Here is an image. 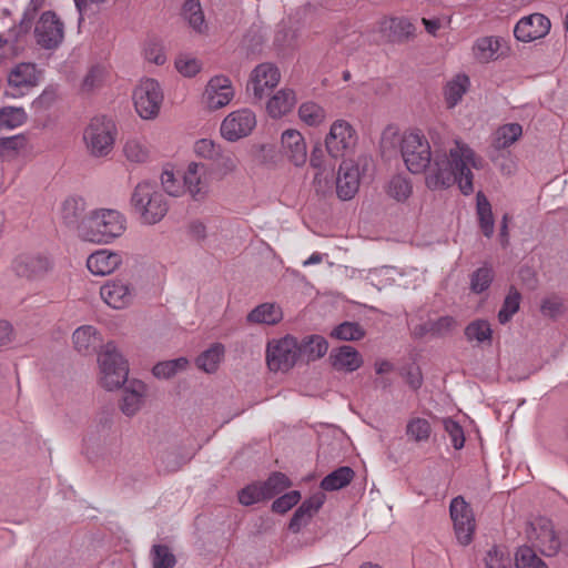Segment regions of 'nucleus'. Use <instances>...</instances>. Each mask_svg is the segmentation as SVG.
Instances as JSON below:
<instances>
[{
    "label": "nucleus",
    "mask_w": 568,
    "mask_h": 568,
    "mask_svg": "<svg viewBox=\"0 0 568 568\" xmlns=\"http://www.w3.org/2000/svg\"><path fill=\"white\" fill-rule=\"evenodd\" d=\"M432 142L435 146L434 163L430 165V146L428 145V182L436 187H449L458 184L464 195L474 192V174L471 169L483 168L484 160L464 141L456 139L449 149V155L444 150L445 138L438 132H432Z\"/></svg>",
    "instance_id": "1"
},
{
    "label": "nucleus",
    "mask_w": 568,
    "mask_h": 568,
    "mask_svg": "<svg viewBox=\"0 0 568 568\" xmlns=\"http://www.w3.org/2000/svg\"><path fill=\"white\" fill-rule=\"evenodd\" d=\"M381 154L390 160L400 155L406 169L413 174L426 172V146L420 130L400 133L394 125H387L381 135Z\"/></svg>",
    "instance_id": "2"
},
{
    "label": "nucleus",
    "mask_w": 568,
    "mask_h": 568,
    "mask_svg": "<svg viewBox=\"0 0 568 568\" xmlns=\"http://www.w3.org/2000/svg\"><path fill=\"white\" fill-rule=\"evenodd\" d=\"M131 206L143 224L153 225L163 220L169 211V203L155 182H139L131 194Z\"/></svg>",
    "instance_id": "3"
},
{
    "label": "nucleus",
    "mask_w": 568,
    "mask_h": 568,
    "mask_svg": "<svg viewBox=\"0 0 568 568\" xmlns=\"http://www.w3.org/2000/svg\"><path fill=\"white\" fill-rule=\"evenodd\" d=\"M125 231V217L115 210L92 211L81 227L80 239L92 243H109Z\"/></svg>",
    "instance_id": "4"
},
{
    "label": "nucleus",
    "mask_w": 568,
    "mask_h": 568,
    "mask_svg": "<svg viewBox=\"0 0 568 568\" xmlns=\"http://www.w3.org/2000/svg\"><path fill=\"white\" fill-rule=\"evenodd\" d=\"M115 136L114 122L106 116H95L83 131L85 150L93 158H105L113 150Z\"/></svg>",
    "instance_id": "5"
},
{
    "label": "nucleus",
    "mask_w": 568,
    "mask_h": 568,
    "mask_svg": "<svg viewBox=\"0 0 568 568\" xmlns=\"http://www.w3.org/2000/svg\"><path fill=\"white\" fill-rule=\"evenodd\" d=\"M100 384L109 389L120 388L128 379L129 366L113 342H108L98 356Z\"/></svg>",
    "instance_id": "6"
},
{
    "label": "nucleus",
    "mask_w": 568,
    "mask_h": 568,
    "mask_svg": "<svg viewBox=\"0 0 568 568\" xmlns=\"http://www.w3.org/2000/svg\"><path fill=\"white\" fill-rule=\"evenodd\" d=\"M265 359L271 372H290L300 359L298 339L293 335H286L268 341Z\"/></svg>",
    "instance_id": "7"
},
{
    "label": "nucleus",
    "mask_w": 568,
    "mask_h": 568,
    "mask_svg": "<svg viewBox=\"0 0 568 568\" xmlns=\"http://www.w3.org/2000/svg\"><path fill=\"white\" fill-rule=\"evenodd\" d=\"M530 547L546 557L556 556L561 548V538L552 521L545 517L532 519L526 529Z\"/></svg>",
    "instance_id": "8"
},
{
    "label": "nucleus",
    "mask_w": 568,
    "mask_h": 568,
    "mask_svg": "<svg viewBox=\"0 0 568 568\" xmlns=\"http://www.w3.org/2000/svg\"><path fill=\"white\" fill-rule=\"evenodd\" d=\"M358 135L354 126L346 120H335L325 136L327 153L334 159L351 155L357 145Z\"/></svg>",
    "instance_id": "9"
},
{
    "label": "nucleus",
    "mask_w": 568,
    "mask_h": 568,
    "mask_svg": "<svg viewBox=\"0 0 568 568\" xmlns=\"http://www.w3.org/2000/svg\"><path fill=\"white\" fill-rule=\"evenodd\" d=\"M133 102L138 114L144 120L158 116L163 102V91L154 79H143L133 92Z\"/></svg>",
    "instance_id": "10"
},
{
    "label": "nucleus",
    "mask_w": 568,
    "mask_h": 568,
    "mask_svg": "<svg viewBox=\"0 0 568 568\" xmlns=\"http://www.w3.org/2000/svg\"><path fill=\"white\" fill-rule=\"evenodd\" d=\"M369 160L367 155H361L357 161L347 159L339 164L336 194L341 200L348 201L356 195L361 184V170H365Z\"/></svg>",
    "instance_id": "11"
},
{
    "label": "nucleus",
    "mask_w": 568,
    "mask_h": 568,
    "mask_svg": "<svg viewBox=\"0 0 568 568\" xmlns=\"http://www.w3.org/2000/svg\"><path fill=\"white\" fill-rule=\"evenodd\" d=\"M256 126L255 113L243 108L231 112L221 123V135L229 142H236L248 136Z\"/></svg>",
    "instance_id": "12"
},
{
    "label": "nucleus",
    "mask_w": 568,
    "mask_h": 568,
    "mask_svg": "<svg viewBox=\"0 0 568 568\" xmlns=\"http://www.w3.org/2000/svg\"><path fill=\"white\" fill-rule=\"evenodd\" d=\"M449 513L457 540L460 545H468L473 540L476 528L471 507L462 496H457L450 501Z\"/></svg>",
    "instance_id": "13"
},
{
    "label": "nucleus",
    "mask_w": 568,
    "mask_h": 568,
    "mask_svg": "<svg viewBox=\"0 0 568 568\" xmlns=\"http://www.w3.org/2000/svg\"><path fill=\"white\" fill-rule=\"evenodd\" d=\"M37 42L44 49L57 48L64 38V24L53 11H45L37 22Z\"/></svg>",
    "instance_id": "14"
},
{
    "label": "nucleus",
    "mask_w": 568,
    "mask_h": 568,
    "mask_svg": "<svg viewBox=\"0 0 568 568\" xmlns=\"http://www.w3.org/2000/svg\"><path fill=\"white\" fill-rule=\"evenodd\" d=\"M212 171L204 163L192 162L183 175L185 190L195 201H203L211 190Z\"/></svg>",
    "instance_id": "15"
},
{
    "label": "nucleus",
    "mask_w": 568,
    "mask_h": 568,
    "mask_svg": "<svg viewBox=\"0 0 568 568\" xmlns=\"http://www.w3.org/2000/svg\"><path fill=\"white\" fill-rule=\"evenodd\" d=\"M280 79V71L274 64L261 63L252 71L247 90L253 92L255 99L261 100L278 84Z\"/></svg>",
    "instance_id": "16"
},
{
    "label": "nucleus",
    "mask_w": 568,
    "mask_h": 568,
    "mask_svg": "<svg viewBox=\"0 0 568 568\" xmlns=\"http://www.w3.org/2000/svg\"><path fill=\"white\" fill-rule=\"evenodd\" d=\"M234 98V88L225 75H215L206 84L203 93V103L210 110L226 106Z\"/></svg>",
    "instance_id": "17"
},
{
    "label": "nucleus",
    "mask_w": 568,
    "mask_h": 568,
    "mask_svg": "<svg viewBox=\"0 0 568 568\" xmlns=\"http://www.w3.org/2000/svg\"><path fill=\"white\" fill-rule=\"evenodd\" d=\"M100 296L110 307L123 310L133 302L134 287L122 280L108 281L100 287Z\"/></svg>",
    "instance_id": "18"
},
{
    "label": "nucleus",
    "mask_w": 568,
    "mask_h": 568,
    "mask_svg": "<svg viewBox=\"0 0 568 568\" xmlns=\"http://www.w3.org/2000/svg\"><path fill=\"white\" fill-rule=\"evenodd\" d=\"M550 30V21L541 13H534L520 19L514 29L517 40L530 42L548 34Z\"/></svg>",
    "instance_id": "19"
},
{
    "label": "nucleus",
    "mask_w": 568,
    "mask_h": 568,
    "mask_svg": "<svg viewBox=\"0 0 568 568\" xmlns=\"http://www.w3.org/2000/svg\"><path fill=\"white\" fill-rule=\"evenodd\" d=\"M87 203L80 196L67 197L60 207L59 216L62 224L77 233L80 237L81 227L89 214L85 213Z\"/></svg>",
    "instance_id": "20"
},
{
    "label": "nucleus",
    "mask_w": 568,
    "mask_h": 568,
    "mask_svg": "<svg viewBox=\"0 0 568 568\" xmlns=\"http://www.w3.org/2000/svg\"><path fill=\"white\" fill-rule=\"evenodd\" d=\"M284 156L295 166H302L307 160V146L302 133L294 129H287L281 136Z\"/></svg>",
    "instance_id": "21"
},
{
    "label": "nucleus",
    "mask_w": 568,
    "mask_h": 568,
    "mask_svg": "<svg viewBox=\"0 0 568 568\" xmlns=\"http://www.w3.org/2000/svg\"><path fill=\"white\" fill-rule=\"evenodd\" d=\"M39 82L38 72L34 64L19 63L8 75V85L12 90V95H22L29 89L36 87Z\"/></svg>",
    "instance_id": "22"
},
{
    "label": "nucleus",
    "mask_w": 568,
    "mask_h": 568,
    "mask_svg": "<svg viewBox=\"0 0 568 568\" xmlns=\"http://www.w3.org/2000/svg\"><path fill=\"white\" fill-rule=\"evenodd\" d=\"M51 267L50 261L41 255L21 254L12 262L13 272L26 278L43 276Z\"/></svg>",
    "instance_id": "23"
},
{
    "label": "nucleus",
    "mask_w": 568,
    "mask_h": 568,
    "mask_svg": "<svg viewBox=\"0 0 568 568\" xmlns=\"http://www.w3.org/2000/svg\"><path fill=\"white\" fill-rule=\"evenodd\" d=\"M146 392V385L143 382L138 379L129 382L122 392L121 412L128 417L136 415L144 405Z\"/></svg>",
    "instance_id": "24"
},
{
    "label": "nucleus",
    "mask_w": 568,
    "mask_h": 568,
    "mask_svg": "<svg viewBox=\"0 0 568 568\" xmlns=\"http://www.w3.org/2000/svg\"><path fill=\"white\" fill-rule=\"evenodd\" d=\"M329 361L335 371L345 373L357 371L364 363L359 352L349 345L334 348L329 354Z\"/></svg>",
    "instance_id": "25"
},
{
    "label": "nucleus",
    "mask_w": 568,
    "mask_h": 568,
    "mask_svg": "<svg viewBox=\"0 0 568 568\" xmlns=\"http://www.w3.org/2000/svg\"><path fill=\"white\" fill-rule=\"evenodd\" d=\"M122 263L119 253L109 250H99L92 253L87 260L89 271L94 275H109Z\"/></svg>",
    "instance_id": "26"
},
{
    "label": "nucleus",
    "mask_w": 568,
    "mask_h": 568,
    "mask_svg": "<svg viewBox=\"0 0 568 568\" xmlns=\"http://www.w3.org/2000/svg\"><path fill=\"white\" fill-rule=\"evenodd\" d=\"M325 500V495L322 493L315 494L295 510L288 528L293 532H298L304 526H306L312 517L318 511Z\"/></svg>",
    "instance_id": "27"
},
{
    "label": "nucleus",
    "mask_w": 568,
    "mask_h": 568,
    "mask_svg": "<svg viewBox=\"0 0 568 568\" xmlns=\"http://www.w3.org/2000/svg\"><path fill=\"white\" fill-rule=\"evenodd\" d=\"M74 348L82 355L93 354L101 343L98 329L92 325L78 327L72 335Z\"/></svg>",
    "instance_id": "28"
},
{
    "label": "nucleus",
    "mask_w": 568,
    "mask_h": 568,
    "mask_svg": "<svg viewBox=\"0 0 568 568\" xmlns=\"http://www.w3.org/2000/svg\"><path fill=\"white\" fill-rule=\"evenodd\" d=\"M327 349L328 343L321 335H308L298 341L300 359L307 363L322 358Z\"/></svg>",
    "instance_id": "29"
},
{
    "label": "nucleus",
    "mask_w": 568,
    "mask_h": 568,
    "mask_svg": "<svg viewBox=\"0 0 568 568\" xmlns=\"http://www.w3.org/2000/svg\"><path fill=\"white\" fill-rule=\"evenodd\" d=\"M382 33L392 42H402L414 32V26L405 18L385 19L381 23Z\"/></svg>",
    "instance_id": "30"
},
{
    "label": "nucleus",
    "mask_w": 568,
    "mask_h": 568,
    "mask_svg": "<svg viewBox=\"0 0 568 568\" xmlns=\"http://www.w3.org/2000/svg\"><path fill=\"white\" fill-rule=\"evenodd\" d=\"M283 318V311L276 303H263L247 314V322L254 324L275 325Z\"/></svg>",
    "instance_id": "31"
},
{
    "label": "nucleus",
    "mask_w": 568,
    "mask_h": 568,
    "mask_svg": "<svg viewBox=\"0 0 568 568\" xmlns=\"http://www.w3.org/2000/svg\"><path fill=\"white\" fill-rule=\"evenodd\" d=\"M296 103L293 90L283 89L274 94L267 102L266 109L272 118H281L288 113Z\"/></svg>",
    "instance_id": "32"
},
{
    "label": "nucleus",
    "mask_w": 568,
    "mask_h": 568,
    "mask_svg": "<svg viewBox=\"0 0 568 568\" xmlns=\"http://www.w3.org/2000/svg\"><path fill=\"white\" fill-rule=\"evenodd\" d=\"M470 87V80L466 74H457L447 82L444 89L445 102L449 109L455 108Z\"/></svg>",
    "instance_id": "33"
},
{
    "label": "nucleus",
    "mask_w": 568,
    "mask_h": 568,
    "mask_svg": "<svg viewBox=\"0 0 568 568\" xmlns=\"http://www.w3.org/2000/svg\"><path fill=\"white\" fill-rule=\"evenodd\" d=\"M212 162V174H215L220 180L227 175H231L237 171L239 160L236 155L225 149H221L213 158Z\"/></svg>",
    "instance_id": "34"
},
{
    "label": "nucleus",
    "mask_w": 568,
    "mask_h": 568,
    "mask_svg": "<svg viewBox=\"0 0 568 568\" xmlns=\"http://www.w3.org/2000/svg\"><path fill=\"white\" fill-rule=\"evenodd\" d=\"M476 200V212L479 222V227L486 237H491L495 231V222L491 205L483 192L477 193Z\"/></svg>",
    "instance_id": "35"
},
{
    "label": "nucleus",
    "mask_w": 568,
    "mask_h": 568,
    "mask_svg": "<svg viewBox=\"0 0 568 568\" xmlns=\"http://www.w3.org/2000/svg\"><path fill=\"white\" fill-rule=\"evenodd\" d=\"M500 40L494 37L480 38L474 45V55L481 62L487 63L500 57Z\"/></svg>",
    "instance_id": "36"
},
{
    "label": "nucleus",
    "mask_w": 568,
    "mask_h": 568,
    "mask_svg": "<svg viewBox=\"0 0 568 568\" xmlns=\"http://www.w3.org/2000/svg\"><path fill=\"white\" fill-rule=\"evenodd\" d=\"M122 151L126 161L133 164L146 163L151 156L149 145L144 141L136 138L126 140Z\"/></svg>",
    "instance_id": "37"
},
{
    "label": "nucleus",
    "mask_w": 568,
    "mask_h": 568,
    "mask_svg": "<svg viewBox=\"0 0 568 568\" xmlns=\"http://www.w3.org/2000/svg\"><path fill=\"white\" fill-rule=\"evenodd\" d=\"M298 118L308 126H320L326 121L327 113L318 103L306 101L298 108Z\"/></svg>",
    "instance_id": "38"
},
{
    "label": "nucleus",
    "mask_w": 568,
    "mask_h": 568,
    "mask_svg": "<svg viewBox=\"0 0 568 568\" xmlns=\"http://www.w3.org/2000/svg\"><path fill=\"white\" fill-rule=\"evenodd\" d=\"M354 470L343 466L325 476L321 481V488L326 491H334L346 487L354 478Z\"/></svg>",
    "instance_id": "39"
},
{
    "label": "nucleus",
    "mask_w": 568,
    "mask_h": 568,
    "mask_svg": "<svg viewBox=\"0 0 568 568\" xmlns=\"http://www.w3.org/2000/svg\"><path fill=\"white\" fill-rule=\"evenodd\" d=\"M223 355L224 346L216 343L197 356L196 366L203 372L212 374L217 369Z\"/></svg>",
    "instance_id": "40"
},
{
    "label": "nucleus",
    "mask_w": 568,
    "mask_h": 568,
    "mask_svg": "<svg viewBox=\"0 0 568 568\" xmlns=\"http://www.w3.org/2000/svg\"><path fill=\"white\" fill-rule=\"evenodd\" d=\"M523 134V128L518 123H507L497 129L494 136V146L498 150L514 144Z\"/></svg>",
    "instance_id": "41"
},
{
    "label": "nucleus",
    "mask_w": 568,
    "mask_h": 568,
    "mask_svg": "<svg viewBox=\"0 0 568 568\" xmlns=\"http://www.w3.org/2000/svg\"><path fill=\"white\" fill-rule=\"evenodd\" d=\"M27 146V139L22 134L3 138L0 140V160L12 161L18 158Z\"/></svg>",
    "instance_id": "42"
},
{
    "label": "nucleus",
    "mask_w": 568,
    "mask_h": 568,
    "mask_svg": "<svg viewBox=\"0 0 568 568\" xmlns=\"http://www.w3.org/2000/svg\"><path fill=\"white\" fill-rule=\"evenodd\" d=\"M495 277L490 265L485 264L470 274L469 288L475 294H480L489 288Z\"/></svg>",
    "instance_id": "43"
},
{
    "label": "nucleus",
    "mask_w": 568,
    "mask_h": 568,
    "mask_svg": "<svg viewBox=\"0 0 568 568\" xmlns=\"http://www.w3.org/2000/svg\"><path fill=\"white\" fill-rule=\"evenodd\" d=\"M521 301V294L518 290L511 286L503 302L501 308L498 312V321L500 324L508 323L511 317L518 312Z\"/></svg>",
    "instance_id": "44"
},
{
    "label": "nucleus",
    "mask_w": 568,
    "mask_h": 568,
    "mask_svg": "<svg viewBox=\"0 0 568 568\" xmlns=\"http://www.w3.org/2000/svg\"><path fill=\"white\" fill-rule=\"evenodd\" d=\"M189 361L185 357L160 362L154 365L152 373L156 378L169 379L179 372L186 369Z\"/></svg>",
    "instance_id": "45"
},
{
    "label": "nucleus",
    "mask_w": 568,
    "mask_h": 568,
    "mask_svg": "<svg viewBox=\"0 0 568 568\" xmlns=\"http://www.w3.org/2000/svg\"><path fill=\"white\" fill-rule=\"evenodd\" d=\"M182 14L194 30L202 32L206 28L199 0H186L183 4Z\"/></svg>",
    "instance_id": "46"
},
{
    "label": "nucleus",
    "mask_w": 568,
    "mask_h": 568,
    "mask_svg": "<svg viewBox=\"0 0 568 568\" xmlns=\"http://www.w3.org/2000/svg\"><path fill=\"white\" fill-rule=\"evenodd\" d=\"M491 327L485 320H476L465 328V336L469 342L485 343L491 341Z\"/></svg>",
    "instance_id": "47"
},
{
    "label": "nucleus",
    "mask_w": 568,
    "mask_h": 568,
    "mask_svg": "<svg viewBox=\"0 0 568 568\" xmlns=\"http://www.w3.org/2000/svg\"><path fill=\"white\" fill-rule=\"evenodd\" d=\"M27 121L23 108L4 106L0 109V129L11 130L22 125Z\"/></svg>",
    "instance_id": "48"
},
{
    "label": "nucleus",
    "mask_w": 568,
    "mask_h": 568,
    "mask_svg": "<svg viewBox=\"0 0 568 568\" xmlns=\"http://www.w3.org/2000/svg\"><path fill=\"white\" fill-rule=\"evenodd\" d=\"M535 548L521 546L517 549L515 562L517 568H548L545 561L539 558Z\"/></svg>",
    "instance_id": "49"
},
{
    "label": "nucleus",
    "mask_w": 568,
    "mask_h": 568,
    "mask_svg": "<svg viewBox=\"0 0 568 568\" xmlns=\"http://www.w3.org/2000/svg\"><path fill=\"white\" fill-rule=\"evenodd\" d=\"M152 568H174L176 558L165 545H154L151 549Z\"/></svg>",
    "instance_id": "50"
},
{
    "label": "nucleus",
    "mask_w": 568,
    "mask_h": 568,
    "mask_svg": "<svg viewBox=\"0 0 568 568\" xmlns=\"http://www.w3.org/2000/svg\"><path fill=\"white\" fill-rule=\"evenodd\" d=\"M267 499L281 494L291 486V481L286 475L282 473H273L267 480L261 483Z\"/></svg>",
    "instance_id": "51"
},
{
    "label": "nucleus",
    "mask_w": 568,
    "mask_h": 568,
    "mask_svg": "<svg viewBox=\"0 0 568 568\" xmlns=\"http://www.w3.org/2000/svg\"><path fill=\"white\" fill-rule=\"evenodd\" d=\"M387 194L398 202L405 201L412 194V185L404 176L396 175L388 183Z\"/></svg>",
    "instance_id": "52"
},
{
    "label": "nucleus",
    "mask_w": 568,
    "mask_h": 568,
    "mask_svg": "<svg viewBox=\"0 0 568 568\" xmlns=\"http://www.w3.org/2000/svg\"><path fill=\"white\" fill-rule=\"evenodd\" d=\"M331 335L342 341H358L364 337L365 332L357 323L344 322L335 327Z\"/></svg>",
    "instance_id": "53"
},
{
    "label": "nucleus",
    "mask_w": 568,
    "mask_h": 568,
    "mask_svg": "<svg viewBox=\"0 0 568 568\" xmlns=\"http://www.w3.org/2000/svg\"><path fill=\"white\" fill-rule=\"evenodd\" d=\"M486 568H510L509 554L501 547L493 546L484 558Z\"/></svg>",
    "instance_id": "54"
},
{
    "label": "nucleus",
    "mask_w": 568,
    "mask_h": 568,
    "mask_svg": "<svg viewBox=\"0 0 568 568\" xmlns=\"http://www.w3.org/2000/svg\"><path fill=\"white\" fill-rule=\"evenodd\" d=\"M420 353H412V363L404 368V376L412 388H419L423 384L422 367L418 363L422 359Z\"/></svg>",
    "instance_id": "55"
},
{
    "label": "nucleus",
    "mask_w": 568,
    "mask_h": 568,
    "mask_svg": "<svg viewBox=\"0 0 568 568\" xmlns=\"http://www.w3.org/2000/svg\"><path fill=\"white\" fill-rule=\"evenodd\" d=\"M443 428L450 439V443L455 449H462L465 444V435L463 427L452 418H443Z\"/></svg>",
    "instance_id": "56"
},
{
    "label": "nucleus",
    "mask_w": 568,
    "mask_h": 568,
    "mask_svg": "<svg viewBox=\"0 0 568 568\" xmlns=\"http://www.w3.org/2000/svg\"><path fill=\"white\" fill-rule=\"evenodd\" d=\"M263 500H267V498L261 483L248 485L239 493V501L244 506H251Z\"/></svg>",
    "instance_id": "57"
},
{
    "label": "nucleus",
    "mask_w": 568,
    "mask_h": 568,
    "mask_svg": "<svg viewBox=\"0 0 568 568\" xmlns=\"http://www.w3.org/2000/svg\"><path fill=\"white\" fill-rule=\"evenodd\" d=\"M222 149L221 144L215 143L211 139H200L193 145L194 153L204 160L212 161L219 151Z\"/></svg>",
    "instance_id": "58"
},
{
    "label": "nucleus",
    "mask_w": 568,
    "mask_h": 568,
    "mask_svg": "<svg viewBox=\"0 0 568 568\" xmlns=\"http://www.w3.org/2000/svg\"><path fill=\"white\" fill-rule=\"evenodd\" d=\"M201 62L187 54H181L175 60V68L184 77H194L201 70Z\"/></svg>",
    "instance_id": "59"
},
{
    "label": "nucleus",
    "mask_w": 568,
    "mask_h": 568,
    "mask_svg": "<svg viewBox=\"0 0 568 568\" xmlns=\"http://www.w3.org/2000/svg\"><path fill=\"white\" fill-rule=\"evenodd\" d=\"M301 499V494L297 490H292L287 494L275 499L272 504V509L275 513L285 514L294 507Z\"/></svg>",
    "instance_id": "60"
},
{
    "label": "nucleus",
    "mask_w": 568,
    "mask_h": 568,
    "mask_svg": "<svg viewBox=\"0 0 568 568\" xmlns=\"http://www.w3.org/2000/svg\"><path fill=\"white\" fill-rule=\"evenodd\" d=\"M161 184L166 194L171 196H180L185 190L184 184L182 185L171 171H164L161 174Z\"/></svg>",
    "instance_id": "61"
},
{
    "label": "nucleus",
    "mask_w": 568,
    "mask_h": 568,
    "mask_svg": "<svg viewBox=\"0 0 568 568\" xmlns=\"http://www.w3.org/2000/svg\"><path fill=\"white\" fill-rule=\"evenodd\" d=\"M540 312L544 316L556 318L564 312L562 301L558 296H549L541 301Z\"/></svg>",
    "instance_id": "62"
},
{
    "label": "nucleus",
    "mask_w": 568,
    "mask_h": 568,
    "mask_svg": "<svg viewBox=\"0 0 568 568\" xmlns=\"http://www.w3.org/2000/svg\"><path fill=\"white\" fill-rule=\"evenodd\" d=\"M103 80V69L100 67H93L87 73L82 81V90L85 92L93 91L95 88L100 87Z\"/></svg>",
    "instance_id": "63"
},
{
    "label": "nucleus",
    "mask_w": 568,
    "mask_h": 568,
    "mask_svg": "<svg viewBox=\"0 0 568 568\" xmlns=\"http://www.w3.org/2000/svg\"><path fill=\"white\" fill-rule=\"evenodd\" d=\"M407 435L416 442L424 439L426 437V420L416 418L409 422L407 425Z\"/></svg>",
    "instance_id": "64"
}]
</instances>
